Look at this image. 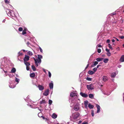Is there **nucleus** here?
Returning a JSON list of instances; mask_svg holds the SVG:
<instances>
[{"label": "nucleus", "mask_w": 124, "mask_h": 124, "mask_svg": "<svg viewBox=\"0 0 124 124\" xmlns=\"http://www.w3.org/2000/svg\"><path fill=\"white\" fill-rule=\"evenodd\" d=\"M80 114L78 113L76 114H74L73 115V118L74 119L76 120L79 116Z\"/></svg>", "instance_id": "1"}, {"label": "nucleus", "mask_w": 124, "mask_h": 124, "mask_svg": "<svg viewBox=\"0 0 124 124\" xmlns=\"http://www.w3.org/2000/svg\"><path fill=\"white\" fill-rule=\"evenodd\" d=\"M87 89L89 90H92L94 89L93 86L92 84H90L87 85Z\"/></svg>", "instance_id": "2"}, {"label": "nucleus", "mask_w": 124, "mask_h": 124, "mask_svg": "<svg viewBox=\"0 0 124 124\" xmlns=\"http://www.w3.org/2000/svg\"><path fill=\"white\" fill-rule=\"evenodd\" d=\"M80 94L82 97L84 98H86L88 96L87 94L81 92L80 93Z\"/></svg>", "instance_id": "3"}, {"label": "nucleus", "mask_w": 124, "mask_h": 124, "mask_svg": "<svg viewBox=\"0 0 124 124\" xmlns=\"http://www.w3.org/2000/svg\"><path fill=\"white\" fill-rule=\"evenodd\" d=\"M29 56L26 55H25V57L24 59V62L28 61L29 60Z\"/></svg>", "instance_id": "4"}, {"label": "nucleus", "mask_w": 124, "mask_h": 124, "mask_svg": "<svg viewBox=\"0 0 124 124\" xmlns=\"http://www.w3.org/2000/svg\"><path fill=\"white\" fill-rule=\"evenodd\" d=\"M39 90L40 91H42L44 89V87L42 85H39L37 87Z\"/></svg>", "instance_id": "5"}, {"label": "nucleus", "mask_w": 124, "mask_h": 124, "mask_svg": "<svg viewBox=\"0 0 124 124\" xmlns=\"http://www.w3.org/2000/svg\"><path fill=\"white\" fill-rule=\"evenodd\" d=\"M48 93L49 90L48 89L45 91V92L43 93V94L45 96H47L48 95Z\"/></svg>", "instance_id": "6"}, {"label": "nucleus", "mask_w": 124, "mask_h": 124, "mask_svg": "<svg viewBox=\"0 0 124 124\" xmlns=\"http://www.w3.org/2000/svg\"><path fill=\"white\" fill-rule=\"evenodd\" d=\"M70 96L71 97H73L77 96V94L75 92H73L70 93Z\"/></svg>", "instance_id": "7"}, {"label": "nucleus", "mask_w": 124, "mask_h": 124, "mask_svg": "<svg viewBox=\"0 0 124 124\" xmlns=\"http://www.w3.org/2000/svg\"><path fill=\"white\" fill-rule=\"evenodd\" d=\"M96 106L97 108V113H98L100 112V106L98 104L96 105Z\"/></svg>", "instance_id": "8"}, {"label": "nucleus", "mask_w": 124, "mask_h": 124, "mask_svg": "<svg viewBox=\"0 0 124 124\" xmlns=\"http://www.w3.org/2000/svg\"><path fill=\"white\" fill-rule=\"evenodd\" d=\"M88 101L86 100L84 101V104L85 107L86 108H87V105H88Z\"/></svg>", "instance_id": "9"}, {"label": "nucleus", "mask_w": 124, "mask_h": 124, "mask_svg": "<svg viewBox=\"0 0 124 124\" xmlns=\"http://www.w3.org/2000/svg\"><path fill=\"white\" fill-rule=\"evenodd\" d=\"M120 61L121 62H124V55H122L120 59Z\"/></svg>", "instance_id": "10"}, {"label": "nucleus", "mask_w": 124, "mask_h": 124, "mask_svg": "<svg viewBox=\"0 0 124 124\" xmlns=\"http://www.w3.org/2000/svg\"><path fill=\"white\" fill-rule=\"evenodd\" d=\"M98 62L97 61H95L94 62H93V64L91 65L92 67H94L96 65L98 64Z\"/></svg>", "instance_id": "11"}, {"label": "nucleus", "mask_w": 124, "mask_h": 124, "mask_svg": "<svg viewBox=\"0 0 124 124\" xmlns=\"http://www.w3.org/2000/svg\"><path fill=\"white\" fill-rule=\"evenodd\" d=\"M49 86L50 88L51 89H52L53 88V83L51 82L49 84Z\"/></svg>", "instance_id": "12"}, {"label": "nucleus", "mask_w": 124, "mask_h": 124, "mask_svg": "<svg viewBox=\"0 0 124 124\" xmlns=\"http://www.w3.org/2000/svg\"><path fill=\"white\" fill-rule=\"evenodd\" d=\"M79 107L78 106H75L74 108V109L76 111H78L79 109Z\"/></svg>", "instance_id": "13"}, {"label": "nucleus", "mask_w": 124, "mask_h": 124, "mask_svg": "<svg viewBox=\"0 0 124 124\" xmlns=\"http://www.w3.org/2000/svg\"><path fill=\"white\" fill-rule=\"evenodd\" d=\"M103 80L104 82L108 80V78L106 76H104L103 78Z\"/></svg>", "instance_id": "14"}, {"label": "nucleus", "mask_w": 124, "mask_h": 124, "mask_svg": "<svg viewBox=\"0 0 124 124\" xmlns=\"http://www.w3.org/2000/svg\"><path fill=\"white\" fill-rule=\"evenodd\" d=\"M35 76V75L34 73H32L30 74V76L31 78H34Z\"/></svg>", "instance_id": "15"}, {"label": "nucleus", "mask_w": 124, "mask_h": 124, "mask_svg": "<svg viewBox=\"0 0 124 124\" xmlns=\"http://www.w3.org/2000/svg\"><path fill=\"white\" fill-rule=\"evenodd\" d=\"M36 61L37 63H40L41 62V60L40 59H36Z\"/></svg>", "instance_id": "16"}, {"label": "nucleus", "mask_w": 124, "mask_h": 124, "mask_svg": "<svg viewBox=\"0 0 124 124\" xmlns=\"http://www.w3.org/2000/svg\"><path fill=\"white\" fill-rule=\"evenodd\" d=\"M6 12H7V13L8 14L10 15L11 16V12L10 11V10L9 9H8L6 11Z\"/></svg>", "instance_id": "17"}, {"label": "nucleus", "mask_w": 124, "mask_h": 124, "mask_svg": "<svg viewBox=\"0 0 124 124\" xmlns=\"http://www.w3.org/2000/svg\"><path fill=\"white\" fill-rule=\"evenodd\" d=\"M116 75V74L115 73H112L111 75V77L112 78H114Z\"/></svg>", "instance_id": "18"}, {"label": "nucleus", "mask_w": 124, "mask_h": 124, "mask_svg": "<svg viewBox=\"0 0 124 124\" xmlns=\"http://www.w3.org/2000/svg\"><path fill=\"white\" fill-rule=\"evenodd\" d=\"M16 69L15 68H13L11 70V72L12 73H14L16 71Z\"/></svg>", "instance_id": "19"}, {"label": "nucleus", "mask_w": 124, "mask_h": 124, "mask_svg": "<svg viewBox=\"0 0 124 124\" xmlns=\"http://www.w3.org/2000/svg\"><path fill=\"white\" fill-rule=\"evenodd\" d=\"M88 107L90 109H92L93 108V106L90 104H89L88 105Z\"/></svg>", "instance_id": "20"}, {"label": "nucleus", "mask_w": 124, "mask_h": 124, "mask_svg": "<svg viewBox=\"0 0 124 124\" xmlns=\"http://www.w3.org/2000/svg\"><path fill=\"white\" fill-rule=\"evenodd\" d=\"M52 117L54 118H55L57 117V115L56 114L54 113L52 115Z\"/></svg>", "instance_id": "21"}, {"label": "nucleus", "mask_w": 124, "mask_h": 124, "mask_svg": "<svg viewBox=\"0 0 124 124\" xmlns=\"http://www.w3.org/2000/svg\"><path fill=\"white\" fill-rule=\"evenodd\" d=\"M89 97L91 99H93L94 98L93 95L91 94H90L89 95Z\"/></svg>", "instance_id": "22"}, {"label": "nucleus", "mask_w": 124, "mask_h": 124, "mask_svg": "<svg viewBox=\"0 0 124 124\" xmlns=\"http://www.w3.org/2000/svg\"><path fill=\"white\" fill-rule=\"evenodd\" d=\"M88 73L89 74L91 75L93 74L94 73V72H93V71L91 70H89L88 71Z\"/></svg>", "instance_id": "23"}, {"label": "nucleus", "mask_w": 124, "mask_h": 124, "mask_svg": "<svg viewBox=\"0 0 124 124\" xmlns=\"http://www.w3.org/2000/svg\"><path fill=\"white\" fill-rule=\"evenodd\" d=\"M108 61V58H105L103 59V62L105 63H107Z\"/></svg>", "instance_id": "24"}, {"label": "nucleus", "mask_w": 124, "mask_h": 124, "mask_svg": "<svg viewBox=\"0 0 124 124\" xmlns=\"http://www.w3.org/2000/svg\"><path fill=\"white\" fill-rule=\"evenodd\" d=\"M24 63L26 66H29L30 65V63L28 62H27V61L24 62Z\"/></svg>", "instance_id": "25"}, {"label": "nucleus", "mask_w": 124, "mask_h": 124, "mask_svg": "<svg viewBox=\"0 0 124 124\" xmlns=\"http://www.w3.org/2000/svg\"><path fill=\"white\" fill-rule=\"evenodd\" d=\"M31 68L33 71H35L36 70V68L34 65H32Z\"/></svg>", "instance_id": "26"}, {"label": "nucleus", "mask_w": 124, "mask_h": 124, "mask_svg": "<svg viewBox=\"0 0 124 124\" xmlns=\"http://www.w3.org/2000/svg\"><path fill=\"white\" fill-rule=\"evenodd\" d=\"M46 101L45 100H43L41 101L40 102V104H42L43 103H46Z\"/></svg>", "instance_id": "27"}, {"label": "nucleus", "mask_w": 124, "mask_h": 124, "mask_svg": "<svg viewBox=\"0 0 124 124\" xmlns=\"http://www.w3.org/2000/svg\"><path fill=\"white\" fill-rule=\"evenodd\" d=\"M27 54H28L29 55H31H31H33V54L32 53V52H31L30 51H29L27 52Z\"/></svg>", "instance_id": "28"}, {"label": "nucleus", "mask_w": 124, "mask_h": 124, "mask_svg": "<svg viewBox=\"0 0 124 124\" xmlns=\"http://www.w3.org/2000/svg\"><path fill=\"white\" fill-rule=\"evenodd\" d=\"M38 57L37 59H41L42 58V56L40 55H38Z\"/></svg>", "instance_id": "29"}, {"label": "nucleus", "mask_w": 124, "mask_h": 124, "mask_svg": "<svg viewBox=\"0 0 124 124\" xmlns=\"http://www.w3.org/2000/svg\"><path fill=\"white\" fill-rule=\"evenodd\" d=\"M108 46L109 48L111 49L112 50H113V48L111 47V46L110 44H108Z\"/></svg>", "instance_id": "30"}, {"label": "nucleus", "mask_w": 124, "mask_h": 124, "mask_svg": "<svg viewBox=\"0 0 124 124\" xmlns=\"http://www.w3.org/2000/svg\"><path fill=\"white\" fill-rule=\"evenodd\" d=\"M91 112H92L91 114H92V116L93 117L94 116V111L93 110H91Z\"/></svg>", "instance_id": "31"}, {"label": "nucleus", "mask_w": 124, "mask_h": 124, "mask_svg": "<svg viewBox=\"0 0 124 124\" xmlns=\"http://www.w3.org/2000/svg\"><path fill=\"white\" fill-rule=\"evenodd\" d=\"M49 104L50 105H51L52 102V101L51 100H49Z\"/></svg>", "instance_id": "32"}, {"label": "nucleus", "mask_w": 124, "mask_h": 124, "mask_svg": "<svg viewBox=\"0 0 124 124\" xmlns=\"http://www.w3.org/2000/svg\"><path fill=\"white\" fill-rule=\"evenodd\" d=\"M15 81L17 82V83H18L19 82V79L17 78H15Z\"/></svg>", "instance_id": "33"}, {"label": "nucleus", "mask_w": 124, "mask_h": 124, "mask_svg": "<svg viewBox=\"0 0 124 124\" xmlns=\"http://www.w3.org/2000/svg\"><path fill=\"white\" fill-rule=\"evenodd\" d=\"M23 30V28L22 27H20L18 29V30L20 31H22Z\"/></svg>", "instance_id": "34"}, {"label": "nucleus", "mask_w": 124, "mask_h": 124, "mask_svg": "<svg viewBox=\"0 0 124 124\" xmlns=\"http://www.w3.org/2000/svg\"><path fill=\"white\" fill-rule=\"evenodd\" d=\"M86 79L87 80L89 81H91L92 80V78H90L87 77L86 78Z\"/></svg>", "instance_id": "35"}, {"label": "nucleus", "mask_w": 124, "mask_h": 124, "mask_svg": "<svg viewBox=\"0 0 124 124\" xmlns=\"http://www.w3.org/2000/svg\"><path fill=\"white\" fill-rule=\"evenodd\" d=\"M96 60L98 62H100L101 61V58H98L96 59Z\"/></svg>", "instance_id": "36"}, {"label": "nucleus", "mask_w": 124, "mask_h": 124, "mask_svg": "<svg viewBox=\"0 0 124 124\" xmlns=\"http://www.w3.org/2000/svg\"><path fill=\"white\" fill-rule=\"evenodd\" d=\"M26 31H23L22 34L23 35H24L25 34H26Z\"/></svg>", "instance_id": "37"}, {"label": "nucleus", "mask_w": 124, "mask_h": 124, "mask_svg": "<svg viewBox=\"0 0 124 124\" xmlns=\"http://www.w3.org/2000/svg\"><path fill=\"white\" fill-rule=\"evenodd\" d=\"M97 68L95 67L93 69V70L94 71V72H95L97 70Z\"/></svg>", "instance_id": "38"}, {"label": "nucleus", "mask_w": 124, "mask_h": 124, "mask_svg": "<svg viewBox=\"0 0 124 124\" xmlns=\"http://www.w3.org/2000/svg\"><path fill=\"white\" fill-rule=\"evenodd\" d=\"M48 73L49 77L50 78L51 77V73L49 71L48 72Z\"/></svg>", "instance_id": "39"}, {"label": "nucleus", "mask_w": 124, "mask_h": 124, "mask_svg": "<svg viewBox=\"0 0 124 124\" xmlns=\"http://www.w3.org/2000/svg\"><path fill=\"white\" fill-rule=\"evenodd\" d=\"M107 54L108 56H110L111 55V54L110 52H107Z\"/></svg>", "instance_id": "40"}, {"label": "nucleus", "mask_w": 124, "mask_h": 124, "mask_svg": "<svg viewBox=\"0 0 124 124\" xmlns=\"http://www.w3.org/2000/svg\"><path fill=\"white\" fill-rule=\"evenodd\" d=\"M97 51L99 53H100L101 52V49H98Z\"/></svg>", "instance_id": "41"}, {"label": "nucleus", "mask_w": 124, "mask_h": 124, "mask_svg": "<svg viewBox=\"0 0 124 124\" xmlns=\"http://www.w3.org/2000/svg\"><path fill=\"white\" fill-rule=\"evenodd\" d=\"M5 2L7 4H8L9 3V1L8 0H5Z\"/></svg>", "instance_id": "42"}, {"label": "nucleus", "mask_w": 124, "mask_h": 124, "mask_svg": "<svg viewBox=\"0 0 124 124\" xmlns=\"http://www.w3.org/2000/svg\"><path fill=\"white\" fill-rule=\"evenodd\" d=\"M38 63H37V62H36V61L35 62V65L36 67H38Z\"/></svg>", "instance_id": "43"}, {"label": "nucleus", "mask_w": 124, "mask_h": 124, "mask_svg": "<svg viewBox=\"0 0 124 124\" xmlns=\"http://www.w3.org/2000/svg\"><path fill=\"white\" fill-rule=\"evenodd\" d=\"M30 68L29 66H26V70H29Z\"/></svg>", "instance_id": "44"}, {"label": "nucleus", "mask_w": 124, "mask_h": 124, "mask_svg": "<svg viewBox=\"0 0 124 124\" xmlns=\"http://www.w3.org/2000/svg\"><path fill=\"white\" fill-rule=\"evenodd\" d=\"M39 49L40 50V51L42 53L43 52V50L41 49V48L40 47H39Z\"/></svg>", "instance_id": "45"}, {"label": "nucleus", "mask_w": 124, "mask_h": 124, "mask_svg": "<svg viewBox=\"0 0 124 124\" xmlns=\"http://www.w3.org/2000/svg\"><path fill=\"white\" fill-rule=\"evenodd\" d=\"M106 50L107 52V53L109 52V50L108 49L106 48Z\"/></svg>", "instance_id": "46"}, {"label": "nucleus", "mask_w": 124, "mask_h": 124, "mask_svg": "<svg viewBox=\"0 0 124 124\" xmlns=\"http://www.w3.org/2000/svg\"><path fill=\"white\" fill-rule=\"evenodd\" d=\"M30 44V43L29 42H27V46H29Z\"/></svg>", "instance_id": "47"}, {"label": "nucleus", "mask_w": 124, "mask_h": 124, "mask_svg": "<svg viewBox=\"0 0 124 124\" xmlns=\"http://www.w3.org/2000/svg\"><path fill=\"white\" fill-rule=\"evenodd\" d=\"M41 117H42L43 119H46V120H47V119L46 118H45V117H44V116H41Z\"/></svg>", "instance_id": "48"}, {"label": "nucleus", "mask_w": 124, "mask_h": 124, "mask_svg": "<svg viewBox=\"0 0 124 124\" xmlns=\"http://www.w3.org/2000/svg\"><path fill=\"white\" fill-rule=\"evenodd\" d=\"M41 113H39L38 114V116L39 117H41V116H40V115H41Z\"/></svg>", "instance_id": "49"}, {"label": "nucleus", "mask_w": 124, "mask_h": 124, "mask_svg": "<svg viewBox=\"0 0 124 124\" xmlns=\"http://www.w3.org/2000/svg\"><path fill=\"white\" fill-rule=\"evenodd\" d=\"M110 40L109 39H108L107 41V42L108 43H109L110 42Z\"/></svg>", "instance_id": "50"}, {"label": "nucleus", "mask_w": 124, "mask_h": 124, "mask_svg": "<svg viewBox=\"0 0 124 124\" xmlns=\"http://www.w3.org/2000/svg\"><path fill=\"white\" fill-rule=\"evenodd\" d=\"M103 93L104 94H106L107 95H109V94H106V93H104L103 92Z\"/></svg>", "instance_id": "51"}, {"label": "nucleus", "mask_w": 124, "mask_h": 124, "mask_svg": "<svg viewBox=\"0 0 124 124\" xmlns=\"http://www.w3.org/2000/svg\"><path fill=\"white\" fill-rule=\"evenodd\" d=\"M89 66V64H87V65L86 66V68H85V69H87L88 67Z\"/></svg>", "instance_id": "52"}, {"label": "nucleus", "mask_w": 124, "mask_h": 124, "mask_svg": "<svg viewBox=\"0 0 124 124\" xmlns=\"http://www.w3.org/2000/svg\"><path fill=\"white\" fill-rule=\"evenodd\" d=\"M120 38L121 39H122L124 38V36H121L120 37Z\"/></svg>", "instance_id": "53"}, {"label": "nucleus", "mask_w": 124, "mask_h": 124, "mask_svg": "<svg viewBox=\"0 0 124 124\" xmlns=\"http://www.w3.org/2000/svg\"><path fill=\"white\" fill-rule=\"evenodd\" d=\"M82 124H87V123L86 122H84Z\"/></svg>", "instance_id": "54"}, {"label": "nucleus", "mask_w": 124, "mask_h": 124, "mask_svg": "<svg viewBox=\"0 0 124 124\" xmlns=\"http://www.w3.org/2000/svg\"><path fill=\"white\" fill-rule=\"evenodd\" d=\"M26 29H27L26 28H25L24 29L23 31H26Z\"/></svg>", "instance_id": "55"}, {"label": "nucleus", "mask_w": 124, "mask_h": 124, "mask_svg": "<svg viewBox=\"0 0 124 124\" xmlns=\"http://www.w3.org/2000/svg\"><path fill=\"white\" fill-rule=\"evenodd\" d=\"M112 42H115V40L114 39H113L112 40Z\"/></svg>", "instance_id": "56"}, {"label": "nucleus", "mask_w": 124, "mask_h": 124, "mask_svg": "<svg viewBox=\"0 0 124 124\" xmlns=\"http://www.w3.org/2000/svg\"><path fill=\"white\" fill-rule=\"evenodd\" d=\"M33 58L34 59L35 62H36V59H35L34 57H33Z\"/></svg>", "instance_id": "57"}, {"label": "nucleus", "mask_w": 124, "mask_h": 124, "mask_svg": "<svg viewBox=\"0 0 124 124\" xmlns=\"http://www.w3.org/2000/svg\"><path fill=\"white\" fill-rule=\"evenodd\" d=\"M114 38H115V39H116V40H117V41H119V40H118L117 39V38H115V37H114Z\"/></svg>", "instance_id": "58"}, {"label": "nucleus", "mask_w": 124, "mask_h": 124, "mask_svg": "<svg viewBox=\"0 0 124 124\" xmlns=\"http://www.w3.org/2000/svg\"><path fill=\"white\" fill-rule=\"evenodd\" d=\"M100 66V65H97V68H98V67H99Z\"/></svg>", "instance_id": "59"}, {"label": "nucleus", "mask_w": 124, "mask_h": 124, "mask_svg": "<svg viewBox=\"0 0 124 124\" xmlns=\"http://www.w3.org/2000/svg\"><path fill=\"white\" fill-rule=\"evenodd\" d=\"M98 47H101V45H98Z\"/></svg>", "instance_id": "60"}, {"label": "nucleus", "mask_w": 124, "mask_h": 124, "mask_svg": "<svg viewBox=\"0 0 124 124\" xmlns=\"http://www.w3.org/2000/svg\"><path fill=\"white\" fill-rule=\"evenodd\" d=\"M121 65H119L118 66V67L119 68H121Z\"/></svg>", "instance_id": "61"}, {"label": "nucleus", "mask_w": 124, "mask_h": 124, "mask_svg": "<svg viewBox=\"0 0 124 124\" xmlns=\"http://www.w3.org/2000/svg\"><path fill=\"white\" fill-rule=\"evenodd\" d=\"M123 8V7H120V9H122Z\"/></svg>", "instance_id": "62"}, {"label": "nucleus", "mask_w": 124, "mask_h": 124, "mask_svg": "<svg viewBox=\"0 0 124 124\" xmlns=\"http://www.w3.org/2000/svg\"><path fill=\"white\" fill-rule=\"evenodd\" d=\"M23 52H25V50H23Z\"/></svg>", "instance_id": "63"}, {"label": "nucleus", "mask_w": 124, "mask_h": 124, "mask_svg": "<svg viewBox=\"0 0 124 124\" xmlns=\"http://www.w3.org/2000/svg\"><path fill=\"white\" fill-rule=\"evenodd\" d=\"M4 71L5 73H6L7 72V71Z\"/></svg>", "instance_id": "64"}]
</instances>
